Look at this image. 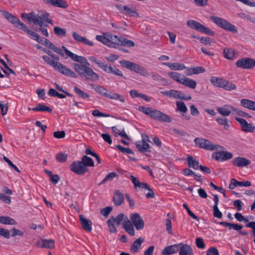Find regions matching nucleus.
<instances>
[{
	"label": "nucleus",
	"instance_id": "obj_64",
	"mask_svg": "<svg viewBox=\"0 0 255 255\" xmlns=\"http://www.w3.org/2000/svg\"><path fill=\"white\" fill-rule=\"evenodd\" d=\"M207 255H219V253L216 247H212L207 251Z\"/></svg>",
	"mask_w": 255,
	"mask_h": 255
},
{
	"label": "nucleus",
	"instance_id": "obj_39",
	"mask_svg": "<svg viewBox=\"0 0 255 255\" xmlns=\"http://www.w3.org/2000/svg\"><path fill=\"white\" fill-rule=\"evenodd\" d=\"M109 40L111 42L110 47L117 48V46L119 45L120 37H118L116 35H113L109 33Z\"/></svg>",
	"mask_w": 255,
	"mask_h": 255
},
{
	"label": "nucleus",
	"instance_id": "obj_56",
	"mask_svg": "<svg viewBox=\"0 0 255 255\" xmlns=\"http://www.w3.org/2000/svg\"><path fill=\"white\" fill-rule=\"evenodd\" d=\"M98 66L104 71L108 73H111L113 67L109 64H104L103 62H102L101 63H98Z\"/></svg>",
	"mask_w": 255,
	"mask_h": 255
},
{
	"label": "nucleus",
	"instance_id": "obj_40",
	"mask_svg": "<svg viewBox=\"0 0 255 255\" xmlns=\"http://www.w3.org/2000/svg\"><path fill=\"white\" fill-rule=\"evenodd\" d=\"M168 75L170 78L180 84L181 83L184 77V76L182 75L181 74L175 72H170L168 73Z\"/></svg>",
	"mask_w": 255,
	"mask_h": 255
},
{
	"label": "nucleus",
	"instance_id": "obj_33",
	"mask_svg": "<svg viewBox=\"0 0 255 255\" xmlns=\"http://www.w3.org/2000/svg\"><path fill=\"white\" fill-rule=\"evenodd\" d=\"M241 105L249 110L255 111V102L247 99H243L241 101Z\"/></svg>",
	"mask_w": 255,
	"mask_h": 255
},
{
	"label": "nucleus",
	"instance_id": "obj_35",
	"mask_svg": "<svg viewBox=\"0 0 255 255\" xmlns=\"http://www.w3.org/2000/svg\"><path fill=\"white\" fill-rule=\"evenodd\" d=\"M181 84L194 89L196 88L197 83L194 80L184 77Z\"/></svg>",
	"mask_w": 255,
	"mask_h": 255
},
{
	"label": "nucleus",
	"instance_id": "obj_42",
	"mask_svg": "<svg viewBox=\"0 0 255 255\" xmlns=\"http://www.w3.org/2000/svg\"><path fill=\"white\" fill-rule=\"evenodd\" d=\"M83 164L85 167H93L94 166V162L90 157L87 155H84L80 161Z\"/></svg>",
	"mask_w": 255,
	"mask_h": 255
},
{
	"label": "nucleus",
	"instance_id": "obj_21",
	"mask_svg": "<svg viewBox=\"0 0 255 255\" xmlns=\"http://www.w3.org/2000/svg\"><path fill=\"white\" fill-rule=\"evenodd\" d=\"M181 244H177L166 247L161 252L163 255H170L178 251Z\"/></svg>",
	"mask_w": 255,
	"mask_h": 255
},
{
	"label": "nucleus",
	"instance_id": "obj_2",
	"mask_svg": "<svg viewBox=\"0 0 255 255\" xmlns=\"http://www.w3.org/2000/svg\"><path fill=\"white\" fill-rule=\"evenodd\" d=\"M0 13L9 22L14 25L18 28L21 29L30 35L31 36V38L34 39L36 41L39 39V35L36 32L29 29L28 27L24 23L21 22L17 17L4 10H0Z\"/></svg>",
	"mask_w": 255,
	"mask_h": 255
},
{
	"label": "nucleus",
	"instance_id": "obj_29",
	"mask_svg": "<svg viewBox=\"0 0 255 255\" xmlns=\"http://www.w3.org/2000/svg\"><path fill=\"white\" fill-rule=\"evenodd\" d=\"M129 179L131 180L132 184H133L134 188L135 189H137V188L138 187L147 189V188H148L149 187L148 185L146 183L139 182V181L136 177L132 175L130 176Z\"/></svg>",
	"mask_w": 255,
	"mask_h": 255
},
{
	"label": "nucleus",
	"instance_id": "obj_13",
	"mask_svg": "<svg viewBox=\"0 0 255 255\" xmlns=\"http://www.w3.org/2000/svg\"><path fill=\"white\" fill-rule=\"evenodd\" d=\"M54 69L65 76L74 78L77 77L76 74L74 72L59 62H57Z\"/></svg>",
	"mask_w": 255,
	"mask_h": 255
},
{
	"label": "nucleus",
	"instance_id": "obj_4",
	"mask_svg": "<svg viewBox=\"0 0 255 255\" xmlns=\"http://www.w3.org/2000/svg\"><path fill=\"white\" fill-rule=\"evenodd\" d=\"M49 15V14L46 13L43 14L42 17L32 11L29 13H22L21 17L26 19L29 23L32 21L34 24L42 27L43 25V20L49 23L53 24L52 20L48 18Z\"/></svg>",
	"mask_w": 255,
	"mask_h": 255
},
{
	"label": "nucleus",
	"instance_id": "obj_15",
	"mask_svg": "<svg viewBox=\"0 0 255 255\" xmlns=\"http://www.w3.org/2000/svg\"><path fill=\"white\" fill-rule=\"evenodd\" d=\"M235 120L240 124L242 130L246 132H253L255 127L251 123H248L244 119L235 117Z\"/></svg>",
	"mask_w": 255,
	"mask_h": 255
},
{
	"label": "nucleus",
	"instance_id": "obj_43",
	"mask_svg": "<svg viewBox=\"0 0 255 255\" xmlns=\"http://www.w3.org/2000/svg\"><path fill=\"white\" fill-rule=\"evenodd\" d=\"M0 223L4 225H10L17 224V222L13 219L8 216H0Z\"/></svg>",
	"mask_w": 255,
	"mask_h": 255
},
{
	"label": "nucleus",
	"instance_id": "obj_46",
	"mask_svg": "<svg viewBox=\"0 0 255 255\" xmlns=\"http://www.w3.org/2000/svg\"><path fill=\"white\" fill-rule=\"evenodd\" d=\"M217 123L223 127L225 130H228L230 127L229 121L226 118L219 117L216 119Z\"/></svg>",
	"mask_w": 255,
	"mask_h": 255
},
{
	"label": "nucleus",
	"instance_id": "obj_44",
	"mask_svg": "<svg viewBox=\"0 0 255 255\" xmlns=\"http://www.w3.org/2000/svg\"><path fill=\"white\" fill-rule=\"evenodd\" d=\"M226 80L216 77H212L210 79L211 83L214 86L223 88L224 83Z\"/></svg>",
	"mask_w": 255,
	"mask_h": 255
},
{
	"label": "nucleus",
	"instance_id": "obj_20",
	"mask_svg": "<svg viewBox=\"0 0 255 255\" xmlns=\"http://www.w3.org/2000/svg\"><path fill=\"white\" fill-rule=\"evenodd\" d=\"M36 245L39 248L51 249L55 247V242L52 239H42L37 242Z\"/></svg>",
	"mask_w": 255,
	"mask_h": 255
},
{
	"label": "nucleus",
	"instance_id": "obj_45",
	"mask_svg": "<svg viewBox=\"0 0 255 255\" xmlns=\"http://www.w3.org/2000/svg\"><path fill=\"white\" fill-rule=\"evenodd\" d=\"M62 49L64 50V51L65 52V54L66 56L65 55V57H67V58L68 57H69L71 58L73 61L75 62H78L79 61V56L72 53L70 51H69L65 46H62Z\"/></svg>",
	"mask_w": 255,
	"mask_h": 255
},
{
	"label": "nucleus",
	"instance_id": "obj_10",
	"mask_svg": "<svg viewBox=\"0 0 255 255\" xmlns=\"http://www.w3.org/2000/svg\"><path fill=\"white\" fill-rule=\"evenodd\" d=\"M160 93L169 97H172L175 99L186 101H189L192 98L190 95L185 96L184 94H182L181 92L175 90H170L165 91H161L160 92Z\"/></svg>",
	"mask_w": 255,
	"mask_h": 255
},
{
	"label": "nucleus",
	"instance_id": "obj_60",
	"mask_svg": "<svg viewBox=\"0 0 255 255\" xmlns=\"http://www.w3.org/2000/svg\"><path fill=\"white\" fill-rule=\"evenodd\" d=\"M116 147L119 150H120L121 152H122L123 153L131 154H134L133 151L132 150H131L130 149L127 148V147H123L120 144L117 145Z\"/></svg>",
	"mask_w": 255,
	"mask_h": 255
},
{
	"label": "nucleus",
	"instance_id": "obj_53",
	"mask_svg": "<svg viewBox=\"0 0 255 255\" xmlns=\"http://www.w3.org/2000/svg\"><path fill=\"white\" fill-rule=\"evenodd\" d=\"M126 217L125 216V215L123 213H120L116 218L112 217L110 219L114 220L115 221V223H116L118 226H119L125 219V220L124 222L126 221Z\"/></svg>",
	"mask_w": 255,
	"mask_h": 255
},
{
	"label": "nucleus",
	"instance_id": "obj_12",
	"mask_svg": "<svg viewBox=\"0 0 255 255\" xmlns=\"http://www.w3.org/2000/svg\"><path fill=\"white\" fill-rule=\"evenodd\" d=\"M130 219L137 230H141L144 228L143 220L138 213H134L130 214Z\"/></svg>",
	"mask_w": 255,
	"mask_h": 255
},
{
	"label": "nucleus",
	"instance_id": "obj_49",
	"mask_svg": "<svg viewBox=\"0 0 255 255\" xmlns=\"http://www.w3.org/2000/svg\"><path fill=\"white\" fill-rule=\"evenodd\" d=\"M49 96L52 97H58L60 99H64L66 98V95L58 93L55 89L51 88L48 92Z\"/></svg>",
	"mask_w": 255,
	"mask_h": 255
},
{
	"label": "nucleus",
	"instance_id": "obj_34",
	"mask_svg": "<svg viewBox=\"0 0 255 255\" xmlns=\"http://www.w3.org/2000/svg\"><path fill=\"white\" fill-rule=\"evenodd\" d=\"M187 161L188 166L192 168L194 170H197L200 166L198 161L190 155H188L187 156Z\"/></svg>",
	"mask_w": 255,
	"mask_h": 255
},
{
	"label": "nucleus",
	"instance_id": "obj_16",
	"mask_svg": "<svg viewBox=\"0 0 255 255\" xmlns=\"http://www.w3.org/2000/svg\"><path fill=\"white\" fill-rule=\"evenodd\" d=\"M117 9L123 14L129 16L139 17L138 13L135 9L131 8L127 5L122 6L116 5Z\"/></svg>",
	"mask_w": 255,
	"mask_h": 255
},
{
	"label": "nucleus",
	"instance_id": "obj_22",
	"mask_svg": "<svg viewBox=\"0 0 255 255\" xmlns=\"http://www.w3.org/2000/svg\"><path fill=\"white\" fill-rule=\"evenodd\" d=\"M251 185V182L250 181H246L245 182L238 181L234 178L231 179V183L229 184V188L231 189H234L238 186L240 187H249Z\"/></svg>",
	"mask_w": 255,
	"mask_h": 255
},
{
	"label": "nucleus",
	"instance_id": "obj_17",
	"mask_svg": "<svg viewBox=\"0 0 255 255\" xmlns=\"http://www.w3.org/2000/svg\"><path fill=\"white\" fill-rule=\"evenodd\" d=\"M135 145L138 150L145 155H147L145 154L146 152H150L151 151L150 145L147 142L138 140L135 142Z\"/></svg>",
	"mask_w": 255,
	"mask_h": 255
},
{
	"label": "nucleus",
	"instance_id": "obj_50",
	"mask_svg": "<svg viewBox=\"0 0 255 255\" xmlns=\"http://www.w3.org/2000/svg\"><path fill=\"white\" fill-rule=\"evenodd\" d=\"M74 91L80 98L83 99L85 100L90 97V95L89 94L85 93L77 87H75L74 88Z\"/></svg>",
	"mask_w": 255,
	"mask_h": 255
},
{
	"label": "nucleus",
	"instance_id": "obj_19",
	"mask_svg": "<svg viewBox=\"0 0 255 255\" xmlns=\"http://www.w3.org/2000/svg\"><path fill=\"white\" fill-rule=\"evenodd\" d=\"M233 165L239 167L247 166L251 163V161L245 157H237L232 161Z\"/></svg>",
	"mask_w": 255,
	"mask_h": 255
},
{
	"label": "nucleus",
	"instance_id": "obj_38",
	"mask_svg": "<svg viewBox=\"0 0 255 255\" xmlns=\"http://www.w3.org/2000/svg\"><path fill=\"white\" fill-rule=\"evenodd\" d=\"M32 111L51 113L52 112V109L43 104H38L35 107L32 108Z\"/></svg>",
	"mask_w": 255,
	"mask_h": 255
},
{
	"label": "nucleus",
	"instance_id": "obj_52",
	"mask_svg": "<svg viewBox=\"0 0 255 255\" xmlns=\"http://www.w3.org/2000/svg\"><path fill=\"white\" fill-rule=\"evenodd\" d=\"M176 104L178 111L183 113H185L187 112V108L183 102L176 101Z\"/></svg>",
	"mask_w": 255,
	"mask_h": 255
},
{
	"label": "nucleus",
	"instance_id": "obj_3",
	"mask_svg": "<svg viewBox=\"0 0 255 255\" xmlns=\"http://www.w3.org/2000/svg\"><path fill=\"white\" fill-rule=\"evenodd\" d=\"M75 71L82 77L86 80L91 82L97 81L99 76L90 67H87L78 63L74 64Z\"/></svg>",
	"mask_w": 255,
	"mask_h": 255
},
{
	"label": "nucleus",
	"instance_id": "obj_8",
	"mask_svg": "<svg viewBox=\"0 0 255 255\" xmlns=\"http://www.w3.org/2000/svg\"><path fill=\"white\" fill-rule=\"evenodd\" d=\"M236 66L238 68L243 69H251L255 67V59L249 57H244L236 61Z\"/></svg>",
	"mask_w": 255,
	"mask_h": 255
},
{
	"label": "nucleus",
	"instance_id": "obj_30",
	"mask_svg": "<svg viewBox=\"0 0 255 255\" xmlns=\"http://www.w3.org/2000/svg\"><path fill=\"white\" fill-rule=\"evenodd\" d=\"M45 46L48 48L51 49L53 51L63 57L64 59H67V57H65V54L62 51V48L60 49L58 48L49 40H47L46 43H45Z\"/></svg>",
	"mask_w": 255,
	"mask_h": 255
},
{
	"label": "nucleus",
	"instance_id": "obj_18",
	"mask_svg": "<svg viewBox=\"0 0 255 255\" xmlns=\"http://www.w3.org/2000/svg\"><path fill=\"white\" fill-rule=\"evenodd\" d=\"M235 108L229 105H225L222 107H217V112L222 116H229L232 112H235Z\"/></svg>",
	"mask_w": 255,
	"mask_h": 255
},
{
	"label": "nucleus",
	"instance_id": "obj_27",
	"mask_svg": "<svg viewBox=\"0 0 255 255\" xmlns=\"http://www.w3.org/2000/svg\"><path fill=\"white\" fill-rule=\"evenodd\" d=\"M162 65H165L167 67H168L170 70L173 71H176V70H183L185 69H186V66L184 65V64L182 63H169V62H166V63H163Z\"/></svg>",
	"mask_w": 255,
	"mask_h": 255
},
{
	"label": "nucleus",
	"instance_id": "obj_24",
	"mask_svg": "<svg viewBox=\"0 0 255 255\" xmlns=\"http://www.w3.org/2000/svg\"><path fill=\"white\" fill-rule=\"evenodd\" d=\"M44 2L58 7L66 8L68 5L64 0H43Z\"/></svg>",
	"mask_w": 255,
	"mask_h": 255
},
{
	"label": "nucleus",
	"instance_id": "obj_7",
	"mask_svg": "<svg viewBox=\"0 0 255 255\" xmlns=\"http://www.w3.org/2000/svg\"><path fill=\"white\" fill-rule=\"evenodd\" d=\"M187 25L191 28L197 30L209 35L213 36L214 34L213 31L197 21L189 20L187 21Z\"/></svg>",
	"mask_w": 255,
	"mask_h": 255
},
{
	"label": "nucleus",
	"instance_id": "obj_54",
	"mask_svg": "<svg viewBox=\"0 0 255 255\" xmlns=\"http://www.w3.org/2000/svg\"><path fill=\"white\" fill-rule=\"evenodd\" d=\"M54 33L58 36H65L66 34V30L58 26H55L53 28Z\"/></svg>",
	"mask_w": 255,
	"mask_h": 255
},
{
	"label": "nucleus",
	"instance_id": "obj_51",
	"mask_svg": "<svg viewBox=\"0 0 255 255\" xmlns=\"http://www.w3.org/2000/svg\"><path fill=\"white\" fill-rule=\"evenodd\" d=\"M93 88L97 93L106 97L108 92L107 90L105 87L102 86L96 85Z\"/></svg>",
	"mask_w": 255,
	"mask_h": 255
},
{
	"label": "nucleus",
	"instance_id": "obj_9",
	"mask_svg": "<svg viewBox=\"0 0 255 255\" xmlns=\"http://www.w3.org/2000/svg\"><path fill=\"white\" fill-rule=\"evenodd\" d=\"M70 170L78 175H83L88 171V168L84 166L80 161L73 162L69 166Z\"/></svg>",
	"mask_w": 255,
	"mask_h": 255
},
{
	"label": "nucleus",
	"instance_id": "obj_32",
	"mask_svg": "<svg viewBox=\"0 0 255 255\" xmlns=\"http://www.w3.org/2000/svg\"><path fill=\"white\" fill-rule=\"evenodd\" d=\"M73 37L74 39L78 42H80L83 43H84L86 45H88L90 46L94 45V43L92 41H90L88 39H87L86 38L80 35L76 32H73Z\"/></svg>",
	"mask_w": 255,
	"mask_h": 255
},
{
	"label": "nucleus",
	"instance_id": "obj_11",
	"mask_svg": "<svg viewBox=\"0 0 255 255\" xmlns=\"http://www.w3.org/2000/svg\"><path fill=\"white\" fill-rule=\"evenodd\" d=\"M150 117L160 122L170 123L172 121L171 118L168 115L155 109H153Z\"/></svg>",
	"mask_w": 255,
	"mask_h": 255
},
{
	"label": "nucleus",
	"instance_id": "obj_36",
	"mask_svg": "<svg viewBox=\"0 0 255 255\" xmlns=\"http://www.w3.org/2000/svg\"><path fill=\"white\" fill-rule=\"evenodd\" d=\"M129 95L132 98H135L136 97H140L142 99L144 100L146 102H149L151 100V98L148 97L147 96L138 93L135 90H131L129 91Z\"/></svg>",
	"mask_w": 255,
	"mask_h": 255
},
{
	"label": "nucleus",
	"instance_id": "obj_26",
	"mask_svg": "<svg viewBox=\"0 0 255 255\" xmlns=\"http://www.w3.org/2000/svg\"><path fill=\"white\" fill-rule=\"evenodd\" d=\"M181 246L179 248V255H193V250L190 245L180 243Z\"/></svg>",
	"mask_w": 255,
	"mask_h": 255
},
{
	"label": "nucleus",
	"instance_id": "obj_28",
	"mask_svg": "<svg viewBox=\"0 0 255 255\" xmlns=\"http://www.w3.org/2000/svg\"><path fill=\"white\" fill-rule=\"evenodd\" d=\"M126 221L123 223L124 229L130 236H134L135 232L133 225L127 217H126Z\"/></svg>",
	"mask_w": 255,
	"mask_h": 255
},
{
	"label": "nucleus",
	"instance_id": "obj_5",
	"mask_svg": "<svg viewBox=\"0 0 255 255\" xmlns=\"http://www.w3.org/2000/svg\"><path fill=\"white\" fill-rule=\"evenodd\" d=\"M210 19L219 27L227 31H231L234 33H237L238 32L237 27L225 19L215 16H211Z\"/></svg>",
	"mask_w": 255,
	"mask_h": 255
},
{
	"label": "nucleus",
	"instance_id": "obj_23",
	"mask_svg": "<svg viewBox=\"0 0 255 255\" xmlns=\"http://www.w3.org/2000/svg\"><path fill=\"white\" fill-rule=\"evenodd\" d=\"M79 219L83 229L87 232H91L92 227V222L85 218L82 215H79Z\"/></svg>",
	"mask_w": 255,
	"mask_h": 255
},
{
	"label": "nucleus",
	"instance_id": "obj_58",
	"mask_svg": "<svg viewBox=\"0 0 255 255\" xmlns=\"http://www.w3.org/2000/svg\"><path fill=\"white\" fill-rule=\"evenodd\" d=\"M138 110L146 115L150 117L153 109L152 108L145 107L144 106H139L138 108Z\"/></svg>",
	"mask_w": 255,
	"mask_h": 255
},
{
	"label": "nucleus",
	"instance_id": "obj_6",
	"mask_svg": "<svg viewBox=\"0 0 255 255\" xmlns=\"http://www.w3.org/2000/svg\"><path fill=\"white\" fill-rule=\"evenodd\" d=\"M196 145L201 148L208 150H214V149H223V147L218 144H214L208 140L197 137L194 139Z\"/></svg>",
	"mask_w": 255,
	"mask_h": 255
},
{
	"label": "nucleus",
	"instance_id": "obj_47",
	"mask_svg": "<svg viewBox=\"0 0 255 255\" xmlns=\"http://www.w3.org/2000/svg\"><path fill=\"white\" fill-rule=\"evenodd\" d=\"M35 47L37 49H40L43 51L44 53H46L48 56H49L50 57L52 58L53 59L56 60V61H59L60 59V58L57 55L53 54L51 51L49 50H48L45 48L42 47V46L37 44L36 45Z\"/></svg>",
	"mask_w": 255,
	"mask_h": 255
},
{
	"label": "nucleus",
	"instance_id": "obj_59",
	"mask_svg": "<svg viewBox=\"0 0 255 255\" xmlns=\"http://www.w3.org/2000/svg\"><path fill=\"white\" fill-rule=\"evenodd\" d=\"M67 154L63 152L58 153L56 155V160L60 162H65L67 160Z\"/></svg>",
	"mask_w": 255,
	"mask_h": 255
},
{
	"label": "nucleus",
	"instance_id": "obj_63",
	"mask_svg": "<svg viewBox=\"0 0 255 255\" xmlns=\"http://www.w3.org/2000/svg\"><path fill=\"white\" fill-rule=\"evenodd\" d=\"M196 245L199 249H204L205 248V244L201 238H197L196 239Z\"/></svg>",
	"mask_w": 255,
	"mask_h": 255
},
{
	"label": "nucleus",
	"instance_id": "obj_37",
	"mask_svg": "<svg viewBox=\"0 0 255 255\" xmlns=\"http://www.w3.org/2000/svg\"><path fill=\"white\" fill-rule=\"evenodd\" d=\"M224 56L229 60H233L236 57L235 51L232 48H226L223 50Z\"/></svg>",
	"mask_w": 255,
	"mask_h": 255
},
{
	"label": "nucleus",
	"instance_id": "obj_1",
	"mask_svg": "<svg viewBox=\"0 0 255 255\" xmlns=\"http://www.w3.org/2000/svg\"><path fill=\"white\" fill-rule=\"evenodd\" d=\"M119 63L123 67L134 72L141 76L147 77L150 75L144 67L136 63L126 60H121ZM150 75L154 80L159 81L161 80L162 77L157 73L152 72Z\"/></svg>",
	"mask_w": 255,
	"mask_h": 255
},
{
	"label": "nucleus",
	"instance_id": "obj_61",
	"mask_svg": "<svg viewBox=\"0 0 255 255\" xmlns=\"http://www.w3.org/2000/svg\"><path fill=\"white\" fill-rule=\"evenodd\" d=\"M115 221L113 219H109L107 221L109 231L111 233H116L117 229L114 225Z\"/></svg>",
	"mask_w": 255,
	"mask_h": 255
},
{
	"label": "nucleus",
	"instance_id": "obj_55",
	"mask_svg": "<svg viewBox=\"0 0 255 255\" xmlns=\"http://www.w3.org/2000/svg\"><path fill=\"white\" fill-rule=\"evenodd\" d=\"M43 60L48 65L52 66L53 68L55 67L58 61H55L53 59H51L50 57L47 55H43L42 56Z\"/></svg>",
	"mask_w": 255,
	"mask_h": 255
},
{
	"label": "nucleus",
	"instance_id": "obj_14",
	"mask_svg": "<svg viewBox=\"0 0 255 255\" xmlns=\"http://www.w3.org/2000/svg\"><path fill=\"white\" fill-rule=\"evenodd\" d=\"M233 157V154L227 151H221L212 154V158L215 160L223 162Z\"/></svg>",
	"mask_w": 255,
	"mask_h": 255
},
{
	"label": "nucleus",
	"instance_id": "obj_48",
	"mask_svg": "<svg viewBox=\"0 0 255 255\" xmlns=\"http://www.w3.org/2000/svg\"><path fill=\"white\" fill-rule=\"evenodd\" d=\"M118 176V174L116 172H113L108 174L104 179L98 184L99 186L105 184L109 181H112L115 177Z\"/></svg>",
	"mask_w": 255,
	"mask_h": 255
},
{
	"label": "nucleus",
	"instance_id": "obj_25",
	"mask_svg": "<svg viewBox=\"0 0 255 255\" xmlns=\"http://www.w3.org/2000/svg\"><path fill=\"white\" fill-rule=\"evenodd\" d=\"M113 201L116 206L121 205L124 202V195L120 190H116L113 197Z\"/></svg>",
	"mask_w": 255,
	"mask_h": 255
},
{
	"label": "nucleus",
	"instance_id": "obj_41",
	"mask_svg": "<svg viewBox=\"0 0 255 255\" xmlns=\"http://www.w3.org/2000/svg\"><path fill=\"white\" fill-rule=\"evenodd\" d=\"M106 98L112 100H119L121 102H125V98L123 96L120 95L116 93L110 92L107 93Z\"/></svg>",
	"mask_w": 255,
	"mask_h": 255
},
{
	"label": "nucleus",
	"instance_id": "obj_62",
	"mask_svg": "<svg viewBox=\"0 0 255 255\" xmlns=\"http://www.w3.org/2000/svg\"><path fill=\"white\" fill-rule=\"evenodd\" d=\"M235 112H236V114L240 117H244L246 118H251L252 116L248 114L247 113H246L244 112L243 111H242L238 108H236L235 110Z\"/></svg>",
	"mask_w": 255,
	"mask_h": 255
},
{
	"label": "nucleus",
	"instance_id": "obj_31",
	"mask_svg": "<svg viewBox=\"0 0 255 255\" xmlns=\"http://www.w3.org/2000/svg\"><path fill=\"white\" fill-rule=\"evenodd\" d=\"M144 242V239L142 237H139L136 239L130 246V251L133 253H137L141 247V244Z\"/></svg>",
	"mask_w": 255,
	"mask_h": 255
},
{
	"label": "nucleus",
	"instance_id": "obj_57",
	"mask_svg": "<svg viewBox=\"0 0 255 255\" xmlns=\"http://www.w3.org/2000/svg\"><path fill=\"white\" fill-rule=\"evenodd\" d=\"M223 88L226 90L231 91L236 89L237 87L235 84L231 83L228 81L225 80V83H224Z\"/></svg>",
	"mask_w": 255,
	"mask_h": 255
}]
</instances>
